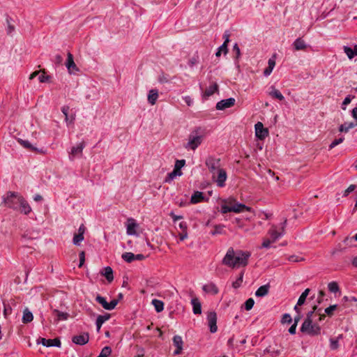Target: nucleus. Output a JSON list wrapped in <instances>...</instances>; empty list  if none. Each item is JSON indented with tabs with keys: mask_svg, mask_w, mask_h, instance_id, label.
Masks as SVG:
<instances>
[{
	"mask_svg": "<svg viewBox=\"0 0 357 357\" xmlns=\"http://www.w3.org/2000/svg\"><path fill=\"white\" fill-rule=\"evenodd\" d=\"M42 344L44 347H61V343L59 339H46L41 337L40 341L38 342V344Z\"/></svg>",
	"mask_w": 357,
	"mask_h": 357,
	"instance_id": "13",
	"label": "nucleus"
},
{
	"mask_svg": "<svg viewBox=\"0 0 357 357\" xmlns=\"http://www.w3.org/2000/svg\"><path fill=\"white\" fill-rule=\"evenodd\" d=\"M17 142H19V144L21 146H22L24 148H25L26 149H27L30 151L35 152V153H40V154H45L46 153L45 150H44L43 149H38L35 146L32 145L30 143V142L28 140L18 139Z\"/></svg>",
	"mask_w": 357,
	"mask_h": 357,
	"instance_id": "9",
	"label": "nucleus"
},
{
	"mask_svg": "<svg viewBox=\"0 0 357 357\" xmlns=\"http://www.w3.org/2000/svg\"><path fill=\"white\" fill-rule=\"evenodd\" d=\"M322 309L319 308L317 305H314L312 307V310L311 311H309L306 314V318L305 319L304 321H305V325H309L311 321L312 320L313 315L315 312H321Z\"/></svg>",
	"mask_w": 357,
	"mask_h": 357,
	"instance_id": "22",
	"label": "nucleus"
},
{
	"mask_svg": "<svg viewBox=\"0 0 357 357\" xmlns=\"http://www.w3.org/2000/svg\"><path fill=\"white\" fill-rule=\"evenodd\" d=\"M84 240L83 231L78 234H75L73 236V243L75 245H79V243Z\"/></svg>",
	"mask_w": 357,
	"mask_h": 357,
	"instance_id": "41",
	"label": "nucleus"
},
{
	"mask_svg": "<svg viewBox=\"0 0 357 357\" xmlns=\"http://www.w3.org/2000/svg\"><path fill=\"white\" fill-rule=\"evenodd\" d=\"M3 307H4L3 314L6 317L8 314H11L12 308L9 305H6L4 302H3Z\"/></svg>",
	"mask_w": 357,
	"mask_h": 357,
	"instance_id": "58",
	"label": "nucleus"
},
{
	"mask_svg": "<svg viewBox=\"0 0 357 357\" xmlns=\"http://www.w3.org/2000/svg\"><path fill=\"white\" fill-rule=\"evenodd\" d=\"M233 51L235 52V59H238L241 56V50L237 43H235L233 46Z\"/></svg>",
	"mask_w": 357,
	"mask_h": 357,
	"instance_id": "59",
	"label": "nucleus"
},
{
	"mask_svg": "<svg viewBox=\"0 0 357 357\" xmlns=\"http://www.w3.org/2000/svg\"><path fill=\"white\" fill-rule=\"evenodd\" d=\"M236 253L233 248H229L225 256L222 259V263L229 267L234 268V262L235 261Z\"/></svg>",
	"mask_w": 357,
	"mask_h": 357,
	"instance_id": "8",
	"label": "nucleus"
},
{
	"mask_svg": "<svg viewBox=\"0 0 357 357\" xmlns=\"http://www.w3.org/2000/svg\"><path fill=\"white\" fill-rule=\"evenodd\" d=\"M21 213L27 215L31 211V208L29 203L22 197L20 201V206L19 207Z\"/></svg>",
	"mask_w": 357,
	"mask_h": 357,
	"instance_id": "25",
	"label": "nucleus"
},
{
	"mask_svg": "<svg viewBox=\"0 0 357 357\" xmlns=\"http://www.w3.org/2000/svg\"><path fill=\"white\" fill-rule=\"evenodd\" d=\"M101 273L106 278L109 282H111L114 280L113 270L110 266L105 267Z\"/></svg>",
	"mask_w": 357,
	"mask_h": 357,
	"instance_id": "30",
	"label": "nucleus"
},
{
	"mask_svg": "<svg viewBox=\"0 0 357 357\" xmlns=\"http://www.w3.org/2000/svg\"><path fill=\"white\" fill-rule=\"evenodd\" d=\"M66 66L70 74H75L76 72L79 70L74 62L73 54L70 52L68 53V59L66 63Z\"/></svg>",
	"mask_w": 357,
	"mask_h": 357,
	"instance_id": "14",
	"label": "nucleus"
},
{
	"mask_svg": "<svg viewBox=\"0 0 357 357\" xmlns=\"http://www.w3.org/2000/svg\"><path fill=\"white\" fill-rule=\"evenodd\" d=\"M342 302L343 303L344 305H345V303L347 302H357V298L355 297V296H344L342 298Z\"/></svg>",
	"mask_w": 357,
	"mask_h": 357,
	"instance_id": "56",
	"label": "nucleus"
},
{
	"mask_svg": "<svg viewBox=\"0 0 357 357\" xmlns=\"http://www.w3.org/2000/svg\"><path fill=\"white\" fill-rule=\"evenodd\" d=\"M218 50L223 52L225 54H227L228 52L227 44H226V43H223V44L220 45Z\"/></svg>",
	"mask_w": 357,
	"mask_h": 357,
	"instance_id": "64",
	"label": "nucleus"
},
{
	"mask_svg": "<svg viewBox=\"0 0 357 357\" xmlns=\"http://www.w3.org/2000/svg\"><path fill=\"white\" fill-rule=\"evenodd\" d=\"M96 301L102 305V307L108 310L109 303L106 301V298L100 295H98L96 298Z\"/></svg>",
	"mask_w": 357,
	"mask_h": 357,
	"instance_id": "39",
	"label": "nucleus"
},
{
	"mask_svg": "<svg viewBox=\"0 0 357 357\" xmlns=\"http://www.w3.org/2000/svg\"><path fill=\"white\" fill-rule=\"evenodd\" d=\"M89 336L87 333L79 335H75L72 338L73 342L78 345H84L89 342Z\"/></svg>",
	"mask_w": 357,
	"mask_h": 357,
	"instance_id": "15",
	"label": "nucleus"
},
{
	"mask_svg": "<svg viewBox=\"0 0 357 357\" xmlns=\"http://www.w3.org/2000/svg\"><path fill=\"white\" fill-rule=\"evenodd\" d=\"M227 178V174L225 169L222 168L215 174V177L212 176V180L216 183L220 188L225 186V181Z\"/></svg>",
	"mask_w": 357,
	"mask_h": 357,
	"instance_id": "6",
	"label": "nucleus"
},
{
	"mask_svg": "<svg viewBox=\"0 0 357 357\" xmlns=\"http://www.w3.org/2000/svg\"><path fill=\"white\" fill-rule=\"evenodd\" d=\"M225 227L222 225H215L214 229L210 232L212 236H215L217 234H221L223 233V228Z\"/></svg>",
	"mask_w": 357,
	"mask_h": 357,
	"instance_id": "43",
	"label": "nucleus"
},
{
	"mask_svg": "<svg viewBox=\"0 0 357 357\" xmlns=\"http://www.w3.org/2000/svg\"><path fill=\"white\" fill-rule=\"evenodd\" d=\"M250 257V253L249 252L238 251L237 254H236L234 268L247 266Z\"/></svg>",
	"mask_w": 357,
	"mask_h": 357,
	"instance_id": "5",
	"label": "nucleus"
},
{
	"mask_svg": "<svg viewBox=\"0 0 357 357\" xmlns=\"http://www.w3.org/2000/svg\"><path fill=\"white\" fill-rule=\"evenodd\" d=\"M270 285L268 284L259 287L255 291L257 297H263L268 294Z\"/></svg>",
	"mask_w": 357,
	"mask_h": 357,
	"instance_id": "28",
	"label": "nucleus"
},
{
	"mask_svg": "<svg viewBox=\"0 0 357 357\" xmlns=\"http://www.w3.org/2000/svg\"><path fill=\"white\" fill-rule=\"evenodd\" d=\"M151 303L157 312H160L164 310V303L162 301L153 299Z\"/></svg>",
	"mask_w": 357,
	"mask_h": 357,
	"instance_id": "36",
	"label": "nucleus"
},
{
	"mask_svg": "<svg viewBox=\"0 0 357 357\" xmlns=\"http://www.w3.org/2000/svg\"><path fill=\"white\" fill-rule=\"evenodd\" d=\"M305 324V321H303L300 329L303 333L310 336H316L321 333V328L317 323L311 321L309 325L306 326Z\"/></svg>",
	"mask_w": 357,
	"mask_h": 357,
	"instance_id": "4",
	"label": "nucleus"
},
{
	"mask_svg": "<svg viewBox=\"0 0 357 357\" xmlns=\"http://www.w3.org/2000/svg\"><path fill=\"white\" fill-rule=\"evenodd\" d=\"M205 165L213 177H215L216 172L222 169L220 158H216L214 155H208L206 158Z\"/></svg>",
	"mask_w": 357,
	"mask_h": 357,
	"instance_id": "2",
	"label": "nucleus"
},
{
	"mask_svg": "<svg viewBox=\"0 0 357 357\" xmlns=\"http://www.w3.org/2000/svg\"><path fill=\"white\" fill-rule=\"evenodd\" d=\"M54 314L57 317L56 321H65L67 320L69 317V314L67 312H61L57 309H54L53 310Z\"/></svg>",
	"mask_w": 357,
	"mask_h": 357,
	"instance_id": "32",
	"label": "nucleus"
},
{
	"mask_svg": "<svg viewBox=\"0 0 357 357\" xmlns=\"http://www.w3.org/2000/svg\"><path fill=\"white\" fill-rule=\"evenodd\" d=\"M110 318V314H107L106 313L104 315H98L97 319H96V328H97V331H99L101 326H102V324L106 321H107L108 319H109Z\"/></svg>",
	"mask_w": 357,
	"mask_h": 357,
	"instance_id": "24",
	"label": "nucleus"
},
{
	"mask_svg": "<svg viewBox=\"0 0 357 357\" xmlns=\"http://www.w3.org/2000/svg\"><path fill=\"white\" fill-rule=\"evenodd\" d=\"M268 95L273 98H275L281 101L284 99V96L274 86H270Z\"/></svg>",
	"mask_w": 357,
	"mask_h": 357,
	"instance_id": "18",
	"label": "nucleus"
},
{
	"mask_svg": "<svg viewBox=\"0 0 357 357\" xmlns=\"http://www.w3.org/2000/svg\"><path fill=\"white\" fill-rule=\"evenodd\" d=\"M33 319V315L31 311H29L27 308H26L23 312L22 316V322L24 324H27L31 322Z\"/></svg>",
	"mask_w": 357,
	"mask_h": 357,
	"instance_id": "31",
	"label": "nucleus"
},
{
	"mask_svg": "<svg viewBox=\"0 0 357 357\" xmlns=\"http://www.w3.org/2000/svg\"><path fill=\"white\" fill-rule=\"evenodd\" d=\"M281 322L282 324H291L292 322L291 317L289 314L285 313L282 315Z\"/></svg>",
	"mask_w": 357,
	"mask_h": 357,
	"instance_id": "52",
	"label": "nucleus"
},
{
	"mask_svg": "<svg viewBox=\"0 0 357 357\" xmlns=\"http://www.w3.org/2000/svg\"><path fill=\"white\" fill-rule=\"evenodd\" d=\"M6 24H7L6 32H7L8 35H10L15 29V25L13 24L15 21H14V20L11 17H10L8 15H6Z\"/></svg>",
	"mask_w": 357,
	"mask_h": 357,
	"instance_id": "29",
	"label": "nucleus"
},
{
	"mask_svg": "<svg viewBox=\"0 0 357 357\" xmlns=\"http://www.w3.org/2000/svg\"><path fill=\"white\" fill-rule=\"evenodd\" d=\"M328 289L332 293L340 291V287L336 282H331L328 284Z\"/></svg>",
	"mask_w": 357,
	"mask_h": 357,
	"instance_id": "42",
	"label": "nucleus"
},
{
	"mask_svg": "<svg viewBox=\"0 0 357 357\" xmlns=\"http://www.w3.org/2000/svg\"><path fill=\"white\" fill-rule=\"evenodd\" d=\"M310 291V289H305V291L301 294V295L298 298V300L297 301V305H303L305 303Z\"/></svg>",
	"mask_w": 357,
	"mask_h": 357,
	"instance_id": "38",
	"label": "nucleus"
},
{
	"mask_svg": "<svg viewBox=\"0 0 357 357\" xmlns=\"http://www.w3.org/2000/svg\"><path fill=\"white\" fill-rule=\"evenodd\" d=\"M344 53L347 55L349 59H353L356 55L354 54V50L351 47L349 46L343 47Z\"/></svg>",
	"mask_w": 357,
	"mask_h": 357,
	"instance_id": "46",
	"label": "nucleus"
},
{
	"mask_svg": "<svg viewBox=\"0 0 357 357\" xmlns=\"http://www.w3.org/2000/svg\"><path fill=\"white\" fill-rule=\"evenodd\" d=\"M344 137H340L338 139H335L329 145V150L333 149V148H335L338 144L342 143L344 142Z\"/></svg>",
	"mask_w": 357,
	"mask_h": 357,
	"instance_id": "48",
	"label": "nucleus"
},
{
	"mask_svg": "<svg viewBox=\"0 0 357 357\" xmlns=\"http://www.w3.org/2000/svg\"><path fill=\"white\" fill-rule=\"evenodd\" d=\"M181 170H177L174 169V170L169 173L165 178L166 183H170L176 176H181L182 175Z\"/></svg>",
	"mask_w": 357,
	"mask_h": 357,
	"instance_id": "34",
	"label": "nucleus"
},
{
	"mask_svg": "<svg viewBox=\"0 0 357 357\" xmlns=\"http://www.w3.org/2000/svg\"><path fill=\"white\" fill-rule=\"evenodd\" d=\"M217 91H218V84L217 83H213L206 89L203 93V98L206 99Z\"/></svg>",
	"mask_w": 357,
	"mask_h": 357,
	"instance_id": "20",
	"label": "nucleus"
},
{
	"mask_svg": "<svg viewBox=\"0 0 357 357\" xmlns=\"http://www.w3.org/2000/svg\"><path fill=\"white\" fill-rule=\"evenodd\" d=\"M112 353V348L109 346L103 347L99 354V357H108Z\"/></svg>",
	"mask_w": 357,
	"mask_h": 357,
	"instance_id": "44",
	"label": "nucleus"
},
{
	"mask_svg": "<svg viewBox=\"0 0 357 357\" xmlns=\"http://www.w3.org/2000/svg\"><path fill=\"white\" fill-rule=\"evenodd\" d=\"M86 146L84 141L79 142L76 146L71 148L69 152V160L73 161L76 157H81L82 155L83 149Z\"/></svg>",
	"mask_w": 357,
	"mask_h": 357,
	"instance_id": "7",
	"label": "nucleus"
},
{
	"mask_svg": "<svg viewBox=\"0 0 357 357\" xmlns=\"http://www.w3.org/2000/svg\"><path fill=\"white\" fill-rule=\"evenodd\" d=\"M128 225L126 228V233L129 236H134L137 234L136 228L137 227V224L135 222V220L133 218H129L128 220Z\"/></svg>",
	"mask_w": 357,
	"mask_h": 357,
	"instance_id": "17",
	"label": "nucleus"
},
{
	"mask_svg": "<svg viewBox=\"0 0 357 357\" xmlns=\"http://www.w3.org/2000/svg\"><path fill=\"white\" fill-rule=\"evenodd\" d=\"M293 47L295 50L299 51L305 50L307 45L303 39L301 38H298L293 43Z\"/></svg>",
	"mask_w": 357,
	"mask_h": 357,
	"instance_id": "21",
	"label": "nucleus"
},
{
	"mask_svg": "<svg viewBox=\"0 0 357 357\" xmlns=\"http://www.w3.org/2000/svg\"><path fill=\"white\" fill-rule=\"evenodd\" d=\"M158 98V91L157 89H151L148 94V102L151 105H154Z\"/></svg>",
	"mask_w": 357,
	"mask_h": 357,
	"instance_id": "26",
	"label": "nucleus"
},
{
	"mask_svg": "<svg viewBox=\"0 0 357 357\" xmlns=\"http://www.w3.org/2000/svg\"><path fill=\"white\" fill-rule=\"evenodd\" d=\"M235 99L234 98H229L222 100L217 102L215 108L218 110H224L234 105Z\"/></svg>",
	"mask_w": 357,
	"mask_h": 357,
	"instance_id": "12",
	"label": "nucleus"
},
{
	"mask_svg": "<svg viewBox=\"0 0 357 357\" xmlns=\"http://www.w3.org/2000/svg\"><path fill=\"white\" fill-rule=\"evenodd\" d=\"M79 264L78 265V267L81 268L84 265V261H85V252L84 251H82L79 253Z\"/></svg>",
	"mask_w": 357,
	"mask_h": 357,
	"instance_id": "62",
	"label": "nucleus"
},
{
	"mask_svg": "<svg viewBox=\"0 0 357 357\" xmlns=\"http://www.w3.org/2000/svg\"><path fill=\"white\" fill-rule=\"evenodd\" d=\"M255 136L259 139H264L268 135V130L267 128L264 127V125L261 122H257L255 125Z\"/></svg>",
	"mask_w": 357,
	"mask_h": 357,
	"instance_id": "10",
	"label": "nucleus"
},
{
	"mask_svg": "<svg viewBox=\"0 0 357 357\" xmlns=\"http://www.w3.org/2000/svg\"><path fill=\"white\" fill-rule=\"evenodd\" d=\"M288 260L291 262H299L304 260V259L297 255H291L288 257Z\"/></svg>",
	"mask_w": 357,
	"mask_h": 357,
	"instance_id": "57",
	"label": "nucleus"
},
{
	"mask_svg": "<svg viewBox=\"0 0 357 357\" xmlns=\"http://www.w3.org/2000/svg\"><path fill=\"white\" fill-rule=\"evenodd\" d=\"M199 55L197 54V52H196V54H195L193 55L192 57H191L189 61H188V65L190 67H193L195 65H196L197 63H198L199 62Z\"/></svg>",
	"mask_w": 357,
	"mask_h": 357,
	"instance_id": "47",
	"label": "nucleus"
},
{
	"mask_svg": "<svg viewBox=\"0 0 357 357\" xmlns=\"http://www.w3.org/2000/svg\"><path fill=\"white\" fill-rule=\"evenodd\" d=\"M342 337V335H340L336 338H330V348L331 350H336L339 348V340Z\"/></svg>",
	"mask_w": 357,
	"mask_h": 357,
	"instance_id": "35",
	"label": "nucleus"
},
{
	"mask_svg": "<svg viewBox=\"0 0 357 357\" xmlns=\"http://www.w3.org/2000/svg\"><path fill=\"white\" fill-rule=\"evenodd\" d=\"M275 58H276V55L275 54H273L268 61V67H270L271 68H274L275 66Z\"/></svg>",
	"mask_w": 357,
	"mask_h": 357,
	"instance_id": "60",
	"label": "nucleus"
},
{
	"mask_svg": "<svg viewBox=\"0 0 357 357\" xmlns=\"http://www.w3.org/2000/svg\"><path fill=\"white\" fill-rule=\"evenodd\" d=\"M270 234H271V238H273V241H275L278 240V238H280L283 235V233L278 232L276 230L272 229L270 231Z\"/></svg>",
	"mask_w": 357,
	"mask_h": 357,
	"instance_id": "49",
	"label": "nucleus"
},
{
	"mask_svg": "<svg viewBox=\"0 0 357 357\" xmlns=\"http://www.w3.org/2000/svg\"><path fill=\"white\" fill-rule=\"evenodd\" d=\"M22 197L19 196L17 193L8 192L6 197L3 198L5 204L14 210L19 209L20 201Z\"/></svg>",
	"mask_w": 357,
	"mask_h": 357,
	"instance_id": "3",
	"label": "nucleus"
},
{
	"mask_svg": "<svg viewBox=\"0 0 357 357\" xmlns=\"http://www.w3.org/2000/svg\"><path fill=\"white\" fill-rule=\"evenodd\" d=\"M356 125V124L353 122L344 123L340 126L338 130L340 132H347L350 129L354 128Z\"/></svg>",
	"mask_w": 357,
	"mask_h": 357,
	"instance_id": "33",
	"label": "nucleus"
},
{
	"mask_svg": "<svg viewBox=\"0 0 357 357\" xmlns=\"http://www.w3.org/2000/svg\"><path fill=\"white\" fill-rule=\"evenodd\" d=\"M51 77L50 75H45V74H42L39 76L38 79L40 82L45 83L50 81Z\"/></svg>",
	"mask_w": 357,
	"mask_h": 357,
	"instance_id": "63",
	"label": "nucleus"
},
{
	"mask_svg": "<svg viewBox=\"0 0 357 357\" xmlns=\"http://www.w3.org/2000/svg\"><path fill=\"white\" fill-rule=\"evenodd\" d=\"M255 304V301L253 298H248L244 303L245 309L248 311L250 310Z\"/></svg>",
	"mask_w": 357,
	"mask_h": 357,
	"instance_id": "50",
	"label": "nucleus"
},
{
	"mask_svg": "<svg viewBox=\"0 0 357 357\" xmlns=\"http://www.w3.org/2000/svg\"><path fill=\"white\" fill-rule=\"evenodd\" d=\"M205 135V128L202 127L196 128L189 135L188 142L185 147L186 149L195 150L202 143Z\"/></svg>",
	"mask_w": 357,
	"mask_h": 357,
	"instance_id": "1",
	"label": "nucleus"
},
{
	"mask_svg": "<svg viewBox=\"0 0 357 357\" xmlns=\"http://www.w3.org/2000/svg\"><path fill=\"white\" fill-rule=\"evenodd\" d=\"M185 165V160H177L175 162L174 169L181 170V169Z\"/></svg>",
	"mask_w": 357,
	"mask_h": 357,
	"instance_id": "54",
	"label": "nucleus"
},
{
	"mask_svg": "<svg viewBox=\"0 0 357 357\" xmlns=\"http://www.w3.org/2000/svg\"><path fill=\"white\" fill-rule=\"evenodd\" d=\"M202 289L206 293L217 294L219 291L218 288L213 283H209L203 286Z\"/></svg>",
	"mask_w": 357,
	"mask_h": 357,
	"instance_id": "27",
	"label": "nucleus"
},
{
	"mask_svg": "<svg viewBox=\"0 0 357 357\" xmlns=\"http://www.w3.org/2000/svg\"><path fill=\"white\" fill-rule=\"evenodd\" d=\"M208 199H206L204 193L200 191H195L192 195L190 198V203L192 204H196L199 202H202L204 201H208Z\"/></svg>",
	"mask_w": 357,
	"mask_h": 357,
	"instance_id": "16",
	"label": "nucleus"
},
{
	"mask_svg": "<svg viewBox=\"0 0 357 357\" xmlns=\"http://www.w3.org/2000/svg\"><path fill=\"white\" fill-rule=\"evenodd\" d=\"M356 188V185L354 184L350 185L343 192V197H347L351 192L354 191Z\"/></svg>",
	"mask_w": 357,
	"mask_h": 357,
	"instance_id": "53",
	"label": "nucleus"
},
{
	"mask_svg": "<svg viewBox=\"0 0 357 357\" xmlns=\"http://www.w3.org/2000/svg\"><path fill=\"white\" fill-rule=\"evenodd\" d=\"M207 321L208 324L210 328V331L212 333H214L217 331L218 327L216 325L217 323V314L215 312H210L207 315Z\"/></svg>",
	"mask_w": 357,
	"mask_h": 357,
	"instance_id": "11",
	"label": "nucleus"
},
{
	"mask_svg": "<svg viewBox=\"0 0 357 357\" xmlns=\"http://www.w3.org/2000/svg\"><path fill=\"white\" fill-rule=\"evenodd\" d=\"M232 210H234V208H232V206H229L227 205H222L221 207V213H227L229 212H232Z\"/></svg>",
	"mask_w": 357,
	"mask_h": 357,
	"instance_id": "61",
	"label": "nucleus"
},
{
	"mask_svg": "<svg viewBox=\"0 0 357 357\" xmlns=\"http://www.w3.org/2000/svg\"><path fill=\"white\" fill-rule=\"evenodd\" d=\"M243 275H244V272L242 271L238 278L236 280V281H234L233 283H232V287L234 288V289H237L241 285V283L243 282Z\"/></svg>",
	"mask_w": 357,
	"mask_h": 357,
	"instance_id": "45",
	"label": "nucleus"
},
{
	"mask_svg": "<svg viewBox=\"0 0 357 357\" xmlns=\"http://www.w3.org/2000/svg\"><path fill=\"white\" fill-rule=\"evenodd\" d=\"M121 257L125 261L128 263H131L135 261V254L132 252H124L123 253Z\"/></svg>",
	"mask_w": 357,
	"mask_h": 357,
	"instance_id": "40",
	"label": "nucleus"
},
{
	"mask_svg": "<svg viewBox=\"0 0 357 357\" xmlns=\"http://www.w3.org/2000/svg\"><path fill=\"white\" fill-rule=\"evenodd\" d=\"M173 344L178 349H183V342L182 337L180 335H174L173 337Z\"/></svg>",
	"mask_w": 357,
	"mask_h": 357,
	"instance_id": "37",
	"label": "nucleus"
},
{
	"mask_svg": "<svg viewBox=\"0 0 357 357\" xmlns=\"http://www.w3.org/2000/svg\"><path fill=\"white\" fill-rule=\"evenodd\" d=\"M69 109H70V107L67 105H65V106L62 107V108H61V112L63 114V115L65 116V121L66 122L67 124H68V111H69Z\"/></svg>",
	"mask_w": 357,
	"mask_h": 357,
	"instance_id": "55",
	"label": "nucleus"
},
{
	"mask_svg": "<svg viewBox=\"0 0 357 357\" xmlns=\"http://www.w3.org/2000/svg\"><path fill=\"white\" fill-rule=\"evenodd\" d=\"M337 308V305H332L329 307H326L325 309V313L329 316L331 317L333 314L334 310H335Z\"/></svg>",
	"mask_w": 357,
	"mask_h": 357,
	"instance_id": "51",
	"label": "nucleus"
},
{
	"mask_svg": "<svg viewBox=\"0 0 357 357\" xmlns=\"http://www.w3.org/2000/svg\"><path fill=\"white\" fill-rule=\"evenodd\" d=\"M232 208L234 209V210H232V212H234L236 213L243 212V211H249V212H251L252 211L251 207H249V206L245 205L244 204H241V203H238V202L235 203L232 206Z\"/></svg>",
	"mask_w": 357,
	"mask_h": 357,
	"instance_id": "19",
	"label": "nucleus"
},
{
	"mask_svg": "<svg viewBox=\"0 0 357 357\" xmlns=\"http://www.w3.org/2000/svg\"><path fill=\"white\" fill-rule=\"evenodd\" d=\"M192 305V311L195 314H200L202 313V305L197 298H194L191 300Z\"/></svg>",
	"mask_w": 357,
	"mask_h": 357,
	"instance_id": "23",
	"label": "nucleus"
}]
</instances>
